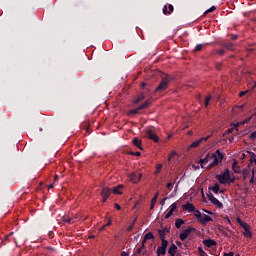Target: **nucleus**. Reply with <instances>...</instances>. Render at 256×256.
<instances>
[{
  "mask_svg": "<svg viewBox=\"0 0 256 256\" xmlns=\"http://www.w3.org/2000/svg\"><path fill=\"white\" fill-rule=\"evenodd\" d=\"M213 11H215V6H212L211 8H209L208 10L205 11V14L207 13H213Z\"/></svg>",
  "mask_w": 256,
  "mask_h": 256,
  "instance_id": "obj_40",
  "label": "nucleus"
},
{
  "mask_svg": "<svg viewBox=\"0 0 256 256\" xmlns=\"http://www.w3.org/2000/svg\"><path fill=\"white\" fill-rule=\"evenodd\" d=\"M177 210V204H172L171 206H170V212L171 213H173V212H175Z\"/></svg>",
  "mask_w": 256,
  "mask_h": 256,
  "instance_id": "obj_32",
  "label": "nucleus"
},
{
  "mask_svg": "<svg viewBox=\"0 0 256 256\" xmlns=\"http://www.w3.org/2000/svg\"><path fill=\"white\" fill-rule=\"evenodd\" d=\"M148 239H154L153 233L149 232V233L145 234L144 239L142 241L141 249H143V247H145V243H147Z\"/></svg>",
  "mask_w": 256,
  "mask_h": 256,
  "instance_id": "obj_12",
  "label": "nucleus"
},
{
  "mask_svg": "<svg viewBox=\"0 0 256 256\" xmlns=\"http://www.w3.org/2000/svg\"><path fill=\"white\" fill-rule=\"evenodd\" d=\"M163 233H169V229H165L163 232H160V237H163Z\"/></svg>",
  "mask_w": 256,
  "mask_h": 256,
  "instance_id": "obj_47",
  "label": "nucleus"
},
{
  "mask_svg": "<svg viewBox=\"0 0 256 256\" xmlns=\"http://www.w3.org/2000/svg\"><path fill=\"white\" fill-rule=\"evenodd\" d=\"M216 53H217L218 55H223V54L225 53V50L220 49V50H217Z\"/></svg>",
  "mask_w": 256,
  "mask_h": 256,
  "instance_id": "obj_43",
  "label": "nucleus"
},
{
  "mask_svg": "<svg viewBox=\"0 0 256 256\" xmlns=\"http://www.w3.org/2000/svg\"><path fill=\"white\" fill-rule=\"evenodd\" d=\"M169 87V76L162 77V80L158 87L156 88V91H165Z\"/></svg>",
  "mask_w": 256,
  "mask_h": 256,
  "instance_id": "obj_4",
  "label": "nucleus"
},
{
  "mask_svg": "<svg viewBox=\"0 0 256 256\" xmlns=\"http://www.w3.org/2000/svg\"><path fill=\"white\" fill-rule=\"evenodd\" d=\"M240 227L244 228V231L246 229H249V225L247 223H245V222H240Z\"/></svg>",
  "mask_w": 256,
  "mask_h": 256,
  "instance_id": "obj_35",
  "label": "nucleus"
},
{
  "mask_svg": "<svg viewBox=\"0 0 256 256\" xmlns=\"http://www.w3.org/2000/svg\"><path fill=\"white\" fill-rule=\"evenodd\" d=\"M250 183H256V170L252 169V175L250 178Z\"/></svg>",
  "mask_w": 256,
  "mask_h": 256,
  "instance_id": "obj_22",
  "label": "nucleus"
},
{
  "mask_svg": "<svg viewBox=\"0 0 256 256\" xmlns=\"http://www.w3.org/2000/svg\"><path fill=\"white\" fill-rule=\"evenodd\" d=\"M232 39H237V36H232Z\"/></svg>",
  "mask_w": 256,
  "mask_h": 256,
  "instance_id": "obj_64",
  "label": "nucleus"
},
{
  "mask_svg": "<svg viewBox=\"0 0 256 256\" xmlns=\"http://www.w3.org/2000/svg\"><path fill=\"white\" fill-rule=\"evenodd\" d=\"M203 245H205V247H215V245H217V242H215V240L207 239L203 240Z\"/></svg>",
  "mask_w": 256,
  "mask_h": 256,
  "instance_id": "obj_13",
  "label": "nucleus"
},
{
  "mask_svg": "<svg viewBox=\"0 0 256 256\" xmlns=\"http://www.w3.org/2000/svg\"><path fill=\"white\" fill-rule=\"evenodd\" d=\"M121 189H123V185H118L113 188L114 195H121Z\"/></svg>",
  "mask_w": 256,
  "mask_h": 256,
  "instance_id": "obj_19",
  "label": "nucleus"
},
{
  "mask_svg": "<svg viewBox=\"0 0 256 256\" xmlns=\"http://www.w3.org/2000/svg\"><path fill=\"white\" fill-rule=\"evenodd\" d=\"M48 187H49V189H53L54 184L52 183V184H50Z\"/></svg>",
  "mask_w": 256,
  "mask_h": 256,
  "instance_id": "obj_61",
  "label": "nucleus"
},
{
  "mask_svg": "<svg viewBox=\"0 0 256 256\" xmlns=\"http://www.w3.org/2000/svg\"><path fill=\"white\" fill-rule=\"evenodd\" d=\"M168 9H169V12H167V6H164V8H163V13H164V15H167V13H168V15L169 14H171V13H173V5H169L168 6Z\"/></svg>",
  "mask_w": 256,
  "mask_h": 256,
  "instance_id": "obj_21",
  "label": "nucleus"
},
{
  "mask_svg": "<svg viewBox=\"0 0 256 256\" xmlns=\"http://www.w3.org/2000/svg\"><path fill=\"white\" fill-rule=\"evenodd\" d=\"M171 215H173V212H171V210H169L165 216V219H169V217H171Z\"/></svg>",
  "mask_w": 256,
  "mask_h": 256,
  "instance_id": "obj_42",
  "label": "nucleus"
},
{
  "mask_svg": "<svg viewBox=\"0 0 256 256\" xmlns=\"http://www.w3.org/2000/svg\"><path fill=\"white\" fill-rule=\"evenodd\" d=\"M129 179L133 182V183H139L141 177H143L142 173H139L138 176L137 174H135L134 172L130 173L128 175Z\"/></svg>",
  "mask_w": 256,
  "mask_h": 256,
  "instance_id": "obj_6",
  "label": "nucleus"
},
{
  "mask_svg": "<svg viewBox=\"0 0 256 256\" xmlns=\"http://www.w3.org/2000/svg\"><path fill=\"white\" fill-rule=\"evenodd\" d=\"M182 225H185V221H183V219H176V221H175L176 229H181Z\"/></svg>",
  "mask_w": 256,
  "mask_h": 256,
  "instance_id": "obj_18",
  "label": "nucleus"
},
{
  "mask_svg": "<svg viewBox=\"0 0 256 256\" xmlns=\"http://www.w3.org/2000/svg\"><path fill=\"white\" fill-rule=\"evenodd\" d=\"M159 197V192H157L155 194V196L152 198L151 200V205H150V209L153 210L155 209V203H157V198Z\"/></svg>",
  "mask_w": 256,
  "mask_h": 256,
  "instance_id": "obj_16",
  "label": "nucleus"
},
{
  "mask_svg": "<svg viewBox=\"0 0 256 256\" xmlns=\"http://www.w3.org/2000/svg\"><path fill=\"white\" fill-rule=\"evenodd\" d=\"M231 47H233V45L231 43L226 45V49H231Z\"/></svg>",
  "mask_w": 256,
  "mask_h": 256,
  "instance_id": "obj_55",
  "label": "nucleus"
},
{
  "mask_svg": "<svg viewBox=\"0 0 256 256\" xmlns=\"http://www.w3.org/2000/svg\"><path fill=\"white\" fill-rule=\"evenodd\" d=\"M216 178L218 179L219 183H221V185H227L231 179V174H229V170H225L223 173L217 175Z\"/></svg>",
  "mask_w": 256,
  "mask_h": 256,
  "instance_id": "obj_3",
  "label": "nucleus"
},
{
  "mask_svg": "<svg viewBox=\"0 0 256 256\" xmlns=\"http://www.w3.org/2000/svg\"><path fill=\"white\" fill-rule=\"evenodd\" d=\"M106 227H111V220L108 221V223L106 224Z\"/></svg>",
  "mask_w": 256,
  "mask_h": 256,
  "instance_id": "obj_58",
  "label": "nucleus"
},
{
  "mask_svg": "<svg viewBox=\"0 0 256 256\" xmlns=\"http://www.w3.org/2000/svg\"><path fill=\"white\" fill-rule=\"evenodd\" d=\"M236 221H237V223H239V225H241V223H243V221H241V218H237Z\"/></svg>",
  "mask_w": 256,
  "mask_h": 256,
  "instance_id": "obj_57",
  "label": "nucleus"
},
{
  "mask_svg": "<svg viewBox=\"0 0 256 256\" xmlns=\"http://www.w3.org/2000/svg\"><path fill=\"white\" fill-rule=\"evenodd\" d=\"M150 103V100H147L146 102H144L141 106L138 107V109H145Z\"/></svg>",
  "mask_w": 256,
  "mask_h": 256,
  "instance_id": "obj_29",
  "label": "nucleus"
},
{
  "mask_svg": "<svg viewBox=\"0 0 256 256\" xmlns=\"http://www.w3.org/2000/svg\"><path fill=\"white\" fill-rule=\"evenodd\" d=\"M165 201H167V198H164L161 202L160 205L163 207V205H165Z\"/></svg>",
  "mask_w": 256,
  "mask_h": 256,
  "instance_id": "obj_51",
  "label": "nucleus"
},
{
  "mask_svg": "<svg viewBox=\"0 0 256 256\" xmlns=\"http://www.w3.org/2000/svg\"><path fill=\"white\" fill-rule=\"evenodd\" d=\"M194 217H196L197 221L201 225H206V224L210 223V221H213V219L209 215L203 214L199 210L195 211V216Z\"/></svg>",
  "mask_w": 256,
  "mask_h": 256,
  "instance_id": "obj_2",
  "label": "nucleus"
},
{
  "mask_svg": "<svg viewBox=\"0 0 256 256\" xmlns=\"http://www.w3.org/2000/svg\"><path fill=\"white\" fill-rule=\"evenodd\" d=\"M192 169H193L194 171H197V169H199V165L193 164V165H192Z\"/></svg>",
  "mask_w": 256,
  "mask_h": 256,
  "instance_id": "obj_45",
  "label": "nucleus"
},
{
  "mask_svg": "<svg viewBox=\"0 0 256 256\" xmlns=\"http://www.w3.org/2000/svg\"><path fill=\"white\" fill-rule=\"evenodd\" d=\"M172 186H173V183H171V182H168V183L166 184L167 189H171Z\"/></svg>",
  "mask_w": 256,
  "mask_h": 256,
  "instance_id": "obj_46",
  "label": "nucleus"
},
{
  "mask_svg": "<svg viewBox=\"0 0 256 256\" xmlns=\"http://www.w3.org/2000/svg\"><path fill=\"white\" fill-rule=\"evenodd\" d=\"M250 139H251L252 141H255V139H256V131H254V132H252V133L250 134Z\"/></svg>",
  "mask_w": 256,
  "mask_h": 256,
  "instance_id": "obj_38",
  "label": "nucleus"
},
{
  "mask_svg": "<svg viewBox=\"0 0 256 256\" xmlns=\"http://www.w3.org/2000/svg\"><path fill=\"white\" fill-rule=\"evenodd\" d=\"M232 169L234 173H241V168L239 167V164L237 162H234L232 164Z\"/></svg>",
  "mask_w": 256,
  "mask_h": 256,
  "instance_id": "obj_20",
  "label": "nucleus"
},
{
  "mask_svg": "<svg viewBox=\"0 0 256 256\" xmlns=\"http://www.w3.org/2000/svg\"><path fill=\"white\" fill-rule=\"evenodd\" d=\"M176 245H178V247H181V242H176Z\"/></svg>",
  "mask_w": 256,
  "mask_h": 256,
  "instance_id": "obj_63",
  "label": "nucleus"
},
{
  "mask_svg": "<svg viewBox=\"0 0 256 256\" xmlns=\"http://www.w3.org/2000/svg\"><path fill=\"white\" fill-rule=\"evenodd\" d=\"M210 138H211V135H209V136H207V137H205V138L197 139V140H195L194 142H192V143L189 145L188 149H197V147H199V146L201 145V143H203V142L209 140Z\"/></svg>",
  "mask_w": 256,
  "mask_h": 256,
  "instance_id": "obj_5",
  "label": "nucleus"
},
{
  "mask_svg": "<svg viewBox=\"0 0 256 256\" xmlns=\"http://www.w3.org/2000/svg\"><path fill=\"white\" fill-rule=\"evenodd\" d=\"M203 49V44H197L195 47V51H201Z\"/></svg>",
  "mask_w": 256,
  "mask_h": 256,
  "instance_id": "obj_39",
  "label": "nucleus"
},
{
  "mask_svg": "<svg viewBox=\"0 0 256 256\" xmlns=\"http://www.w3.org/2000/svg\"><path fill=\"white\" fill-rule=\"evenodd\" d=\"M130 155H136V157H141V152H130Z\"/></svg>",
  "mask_w": 256,
  "mask_h": 256,
  "instance_id": "obj_41",
  "label": "nucleus"
},
{
  "mask_svg": "<svg viewBox=\"0 0 256 256\" xmlns=\"http://www.w3.org/2000/svg\"><path fill=\"white\" fill-rule=\"evenodd\" d=\"M221 161H223V154L221 151L216 150L215 153L207 154L205 158L200 159L198 163L202 169H211V167L219 165Z\"/></svg>",
  "mask_w": 256,
  "mask_h": 256,
  "instance_id": "obj_1",
  "label": "nucleus"
},
{
  "mask_svg": "<svg viewBox=\"0 0 256 256\" xmlns=\"http://www.w3.org/2000/svg\"><path fill=\"white\" fill-rule=\"evenodd\" d=\"M115 207L118 211H121V206L119 204H115Z\"/></svg>",
  "mask_w": 256,
  "mask_h": 256,
  "instance_id": "obj_54",
  "label": "nucleus"
},
{
  "mask_svg": "<svg viewBox=\"0 0 256 256\" xmlns=\"http://www.w3.org/2000/svg\"><path fill=\"white\" fill-rule=\"evenodd\" d=\"M213 193H219V184H216L215 186L212 187Z\"/></svg>",
  "mask_w": 256,
  "mask_h": 256,
  "instance_id": "obj_31",
  "label": "nucleus"
},
{
  "mask_svg": "<svg viewBox=\"0 0 256 256\" xmlns=\"http://www.w3.org/2000/svg\"><path fill=\"white\" fill-rule=\"evenodd\" d=\"M169 255L175 256L177 253V246L175 244H172L168 250Z\"/></svg>",
  "mask_w": 256,
  "mask_h": 256,
  "instance_id": "obj_15",
  "label": "nucleus"
},
{
  "mask_svg": "<svg viewBox=\"0 0 256 256\" xmlns=\"http://www.w3.org/2000/svg\"><path fill=\"white\" fill-rule=\"evenodd\" d=\"M245 93H247V92H240V97H243V95H245Z\"/></svg>",
  "mask_w": 256,
  "mask_h": 256,
  "instance_id": "obj_60",
  "label": "nucleus"
},
{
  "mask_svg": "<svg viewBox=\"0 0 256 256\" xmlns=\"http://www.w3.org/2000/svg\"><path fill=\"white\" fill-rule=\"evenodd\" d=\"M242 175L243 179H247V177H249V170H243Z\"/></svg>",
  "mask_w": 256,
  "mask_h": 256,
  "instance_id": "obj_34",
  "label": "nucleus"
},
{
  "mask_svg": "<svg viewBox=\"0 0 256 256\" xmlns=\"http://www.w3.org/2000/svg\"><path fill=\"white\" fill-rule=\"evenodd\" d=\"M177 152L175 150L171 151L170 154L168 155V161H171L173 157H176Z\"/></svg>",
  "mask_w": 256,
  "mask_h": 256,
  "instance_id": "obj_27",
  "label": "nucleus"
},
{
  "mask_svg": "<svg viewBox=\"0 0 256 256\" xmlns=\"http://www.w3.org/2000/svg\"><path fill=\"white\" fill-rule=\"evenodd\" d=\"M135 223H137V218L133 220L132 225H135Z\"/></svg>",
  "mask_w": 256,
  "mask_h": 256,
  "instance_id": "obj_62",
  "label": "nucleus"
},
{
  "mask_svg": "<svg viewBox=\"0 0 256 256\" xmlns=\"http://www.w3.org/2000/svg\"><path fill=\"white\" fill-rule=\"evenodd\" d=\"M209 201H211V203H213V205H216L217 207H223V203L216 199L215 196H213V194L209 196Z\"/></svg>",
  "mask_w": 256,
  "mask_h": 256,
  "instance_id": "obj_11",
  "label": "nucleus"
},
{
  "mask_svg": "<svg viewBox=\"0 0 256 256\" xmlns=\"http://www.w3.org/2000/svg\"><path fill=\"white\" fill-rule=\"evenodd\" d=\"M135 225H133V224H131L130 226H128V228H127V231H133V227H134Z\"/></svg>",
  "mask_w": 256,
  "mask_h": 256,
  "instance_id": "obj_49",
  "label": "nucleus"
},
{
  "mask_svg": "<svg viewBox=\"0 0 256 256\" xmlns=\"http://www.w3.org/2000/svg\"><path fill=\"white\" fill-rule=\"evenodd\" d=\"M233 111H234V113L237 115V114H239V113H241V111H243V105H241V106H235L234 108H233Z\"/></svg>",
  "mask_w": 256,
  "mask_h": 256,
  "instance_id": "obj_23",
  "label": "nucleus"
},
{
  "mask_svg": "<svg viewBox=\"0 0 256 256\" xmlns=\"http://www.w3.org/2000/svg\"><path fill=\"white\" fill-rule=\"evenodd\" d=\"M209 101H211V96H207L205 99V107H209Z\"/></svg>",
  "mask_w": 256,
  "mask_h": 256,
  "instance_id": "obj_37",
  "label": "nucleus"
},
{
  "mask_svg": "<svg viewBox=\"0 0 256 256\" xmlns=\"http://www.w3.org/2000/svg\"><path fill=\"white\" fill-rule=\"evenodd\" d=\"M132 143L135 147L143 151V147H141V140L139 138H133Z\"/></svg>",
  "mask_w": 256,
  "mask_h": 256,
  "instance_id": "obj_14",
  "label": "nucleus"
},
{
  "mask_svg": "<svg viewBox=\"0 0 256 256\" xmlns=\"http://www.w3.org/2000/svg\"><path fill=\"white\" fill-rule=\"evenodd\" d=\"M139 111H141V110L139 108H136V109L130 111V113L135 114V113H139Z\"/></svg>",
  "mask_w": 256,
  "mask_h": 256,
  "instance_id": "obj_44",
  "label": "nucleus"
},
{
  "mask_svg": "<svg viewBox=\"0 0 256 256\" xmlns=\"http://www.w3.org/2000/svg\"><path fill=\"white\" fill-rule=\"evenodd\" d=\"M251 121V117H249L248 119H245L241 122H238L236 124H234V129H237V127H239L240 125H246V123H249Z\"/></svg>",
  "mask_w": 256,
  "mask_h": 256,
  "instance_id": "obj_17",
  "label": "nucleus"
},
{
  "mask_svg": "<svg viewBox=\"0 0 256 256\" xmlns=\"http://www.w3.org/2000/svg\"><path fill=\"white\" fill-rule=\"evenodd\" d=\"M177 210V204H172L171 206H170V212L171 213H173V212H175Z\"/></svg>",
  "mask_w": 256,
  "mask_h": 256,
  "instance_id": "obj_33",
  "label": "nucleus"
},
{
  "mask_svg": "<svg viewBox=\"0 0 256 256\" xmlns=\"http://www.w3.org/2000/svg\"><path fill=\"white\" fill-rule=\"evenodd\" d=\"M244 235H245V237H252L253 236V234L251 233L249 228H246V230H244Z\"/></svg>",
  "mask_w": 256,
  "mask_h": 256,
  "instance_id": "obj_28",
  "label": "nucleus"
},
{
  "mask_svg": "<svg viewBox=\"0 0 256 256\" xmlns=\"http://www.w3.org/2000/svg\"><path fill=\"white\" fill-rule=\"evenodd\" d=\"M111 195V190L109 188H103L101 192V196L103 197V203L109 199V196Z\"/></svg>",
  "mask_w": 256,
  "mask_h": 256,
  "instance_id": "obj_9",
  "label": "nucleus"
},
{
  "mask_svg": "<svg viewBox=\"0 0 256 256\" xmlns=\"http://www.w3.org/2000/svg\"><path fill=\"white\" fill-rule=\"evenodd\" d=\"M193 232V228H187L182 233H180L181 241H185L189 235Z\"/></svg>",
  "mask_w": 256,
  "mask_h": 256,
  "instance_id": "obj_8",
  "label": "nucleus"
},
{
  "mask_svg": "<svg viewBox=\"0 0 256 256\" xmlns=\"http://www.w3.org/2000/svg\"><path fill=\"white\" fill-rule=\"evenodd\" d=\"M145 99V95L140 94L136 100H134V103H139V101H143Z\"/></svg>",
  "mask_w": 256,
  "mask_h": 256,
  "instance_id": "obj_30",
  "label": "nucleus"
},
{
  "mask_svg": "<svg viewBox=\"0 0 256 256\" xmlns=\"http://www.w3.org/2000/svg\"><path fill=\"white\" fill-rule=\"evenodd\" d=\"M147 135L149 139L154 141V143H157L159 141V136H157L155 133H153V130H147Z\"/></svg>",
  "mask_w": 256,
  "mask_h": 256,
  "instance_id": "obj_10",
  "label": "nucleus"
},
{
  "mask_svg": "<svg viewBox=\"0 0 256 256\" xmlns=\"http://www.w3.org/2000/svg\"><path fill=\"white\" fill-rule=\"evenodd\" d=\"M216 69L219 71V69H221V63L220 62H217L216 63Z\"/></svg>",
  "mask_w": 256,
  "mask_h": 256,
  "instance_id": "obj_48",
  "label": "nucleus"
},
{
  "mask_svg": "<svg viewBox=\"0 0 256 256\" xmlns=\"http://www.w3.org/2000/svg\"><path fill=\"white\" fill-rule=\"evenodd\" d=\"M183 210L188 211L189 213H194V216H195V211H198L197 209H195V205L189 202L183 205Z\"/></svg>",
  "mask_w": 256,
  "mask_h": 256,
  "instance_id": "obj_7",
  "label": "nucleus"
},
{
  "mask_svg": "<svg viewBox=\"0 0 256 256\" xmlns=\"http://www.w3.org/2000/svg\"><path fill=\"white\" fill-rule=\"evenodd\" d=\"M161 240H162V243L160 247H162L163 249H167V245H169V242L163 237H161Z\"/></svg>",
  "mask_w": 256,
  "mask_h": 256,
  "instance_id": "obj_25",
  "label": "nucleus"
},
{
  "mask_svg": "<svg viewBox=\"0 0 256 256\" xmlns=\"http://www.w3.org/2000/svg\"><path fill=\"white\" fill-rule=\"evenodd\" d=\"M161 169H163V164H156L155 175H159V173H161Z\"/></svg>",
  "mask_w": 256,
  "mask_h": 256,
  "instance_id": "obj_26",
  "label": "nucleus"
},
{
  "mask_svg": "<svg viewBox=\"0 0 256 256\" xmlns=\"http://www.w3.org/2000/svg\"><path fill=\"white\" fill-rule=\"evenodd\" d=\"M107 228V226H106V224L104 225V226H102L100 229H99V231L101 232V231H105V229Z\"/></svg>",
  "mask_w": 256,
  "mask_h": 256,
  "instance_id": "obj_52",
  "label": "nucleus"
},
{
  "mask_svg": "<svg viewBox=\"0 0 256 256\" xmlns=\"http://www.w3.org/2000/svg\"><path fill=\"white\" fill-rule=\"evenodd\" d=\"M204 213H207L208 215H213V212L209 211V210H205L203 209Z\"/></svg>",
  "mask_w": 256,
  "mask_h": 256,
  "instance_id": "obj_50",
  "label": "nucleus"
},
{
  "mask_svg": "<svg viewBox=\"0 0 256 256\" xmlns=\"http://www.w3.org/2000/svg\"><path fill=\"white\" fill-rule=\"evenodd\" d=\"M165 253H166V248H162L161 246L158 247V249H157L158 256L165 255Z\"/></svg>",
  "mask_w": 256,
  "mask_h": 256,
  "instance_id": "obj_24",
  "label": "nucleus"
},
{
  "mask_svg": "<svg viewBox=\"0 0 256 256\" xmlns=\"http://www.w3.org/2000/svg\"><path fill=\"white\" fill-rule=\"evenodd\" d=\"M224 256H233V252L224 253Z\"/></svg>",
  "mask_w": 256,
  "mask_h": 256,
  "instance_id": "obj_53",
  "label": "nucleus"
},
{
  "mask_svg": "<svg viewBox=\"0 0 256 256\" xmlns=\"http://www.w3.org/2000/svg\"><path fill=\"white\" fill-rule=\"evenodd\" d=\"M63 221H64V223H70V224L73 223V219L67 218V217H64Z\"/></svg>",
  "mask_w": 256,
  "mask_h": 256,
  "instance_id": "obj_36",
  "label": "nucleus"
},
{
  "mask_svg": "<svg viewBox=\"0 0 256 256\" xmlns=\"http://www.w3.org/2000/svg\"><path fill=\"white\" fill-rule=\"evenodd\" d=\"M120 256H129V254L127 252H122Z\"/></svg>",
  "mask_w": 256,
  "mask_h": 256,
  "instance_id": "obj_56",
  "label": "nucleus"
},
{
  "mask_svg": "<svg viewBox=\"0 0 256 256\" xmlns=\"http://www.w3.org/2000/svg\"><path fill=\"white\" fill-rule=\"evenodd\" d=\"M232 131H233V128H230V129L227 130L226 133H232Z\"/></svg>",
  "mask_w": 256,
  "mask_h": 256,
  "instance_id": "obj_59",
  "label": "nucleus"
}]
</instances>
